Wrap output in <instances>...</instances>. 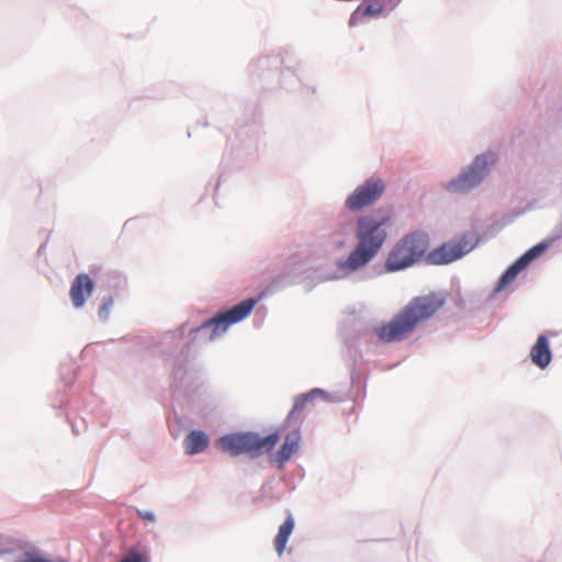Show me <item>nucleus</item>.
Returning a JSON list of instances; mask_svg holds the SVG:
<instances>
[{
    "mask_svg": "<svg viewBox=\"0 0 562 562\" xmlns=\"http://www.w3.org/2000/svg\"><path fill=\"white\" fill-rule=\"evenodd\" d=\"M442 305L443 300L436 294L414 297L389 323L378 328V336L386 342L404 340Z\"/></svg>",
    "mask_w": 562,
    "mask_h": 562,
    "instance_id": "obj_1",
    "label": "nucleus"
},
{
    "mask_svg": "<svg viewBox=\"0 0 562 562\" xmlns=\"http://www.w3.org/2000/svg\"><path fill=\"white\" fill-rule=\"evenodd\" d=\"M386 216L363 215L357 221L356 237L358 243L348 258L339 263V267L348 270H357L366 266L381 249L386 238L383 226Z\"/></svg>",
    "mask_w": 562,
    "mask_h": 562,
    "instance_id": "obj_2",
    "label": "nucleus"
},
{
    "mask_svg": "<svg viewBox=\"0 0 562 562\" xmlns=\"http://www.w3.org/2000/svg\"><path fill=\"white\" fill-rule=\"evenodd\" d=\"M278 441V434L260 437L255 432H235L221 437L216 446L233 457L243 453L258 457L271 451Z\"/></svg>",
    "mask_w": 562,
    "mask_h": 562,
    "instance_id": "obj_3",
    "label": "nucleus"
},
{
    "mask_svg": "<svg viewBox=\"0 0 562 562\" xmlns=\"http://www.w3.org/2000/svg\"><path fill=\"white\" fill-rule=\"evenodd\" d=\"M429 246L428 236L420 232L407 234L389 252L385 267L387 271H398L419 261Z\"/></svg>",
    "mask_w": 562,
    "mask_h": 562,
    "instance_id": "obj_4",
    "label": "nucleus"
},
{
    "mask_svg": "<svg viewBox=\"0 0 562 562\" xmlns=\"http://www.w3.org/2000/svg\"><path fill=\"white\" fill-rule=\"evenodd\" d=\"M255 304L256 301L252 299L245 300L241 303L232 307L231 310L226 312H221L216 314L214 317L204 322L196 329V331L211 329L209 338L213 340L217 336L225 333L229 325L240 322L241 319L247 317L252 311Z\"/></svg>",
    "mask_w": 562,
    "mask_h": 562,
    "instance_id": "obj_5",
    "label": "nucleus"
},
{
    "mask_svg": "<svg viewBox=\"0 0 562 562\" xmlns=\"http://www.w3.org/2000/svg\"><path fill=\"white\" fill-rule=\"evenodd\" d=\"M496 157L493 153H485L477 156L469 170L458 179L450 181L447 189L452 192H465L479 184L486 176L488 168L494 165Z\"/></svg>",
    "mask_w": 562,
    "mask_h": 562,
    "instance_id": "obj_6",
    "label": "nucleus"
},
{
    "mask_svg": "<svg viewBox=\"0 0 562 562\" xmlns=\"http://www.w3.org/2000/svg\"><path fill=\"white\" fill-rule=\"evenodd\" d=\"M475 245L476 237L473 234H465L434 249L428 254L427 259L434 265H447L463 257Z\"/></svg>",
    "mask_w": 562,
    "mask_h": 562,
    "instance_id": "obj_7",
    "label": "nucleus"
},
{
    "mask_svg": "<svg viewBox=\"0 0 562 562\" xmlns=\"http://www.w3.org/2000/svg\"><path fill=\"white\" fill-rule=\"evenodd\" d=\"M384 183L381 179H370L347 198L345 205L351 211H358L374 203L384 191Z\"/></svg>",
    "mask_w": 562,
    "mask_h": 562,
    "instance_id": "obj_8",
    "label": "nucleus"
},
{
    "mask_svg": "<svg viewBox=\"0 0 562 562\" xmlns=\"http://www.w3.org/2000/svg\"><path fill=\"white\" fill-rule=\"evenodd\" d=\"M402 0H364L351 14L349 24L358 25L363 20L378 18L393 11Z\"/></svg>",
    "mask_w": 562,
    "mask_h": 562,
    "instance_id": "obj_9",
    "label": "nucleus"
},
{
    "mask_svg": "<svg viewBox=\"0 0 562 562\" xmlns=\"http://www.w3.org/2000/svg\"><path fill=\"white\" fill-rule=\"evenodd\" d=\"M548 248V243L542 241L533 247H531L529 250H527L520 258H518L512 266H509L506 271L502 274L496 291L504 290L508 284H510L518 273L522 271L525 268L529 266V263L541 256L546 249Z\"/></svg>",
    "mask_w": 562,
    "mask_h": 562,
    "instance_id": "obj_10",
    "label": "nucleus"
},
{
    "mask_svg": "<svg viewBox=\"0 0 562 562\" xmlns=\"http://www.w3.org/2000/svg\"><path fill=\"white\" fill-rule=\"evenodd\" d=\"M94 289L92 279L86 274H78L71 283L69 295L76 308H81L86 300L91 296Z\"/></svg>",
    "mask_w": 562,
    "mask_h": 562,
    "instance_id": "obj_11",
    "label": "nucleus"
},
{
    "mask_svg": "<svg viewBox=\"0 0 562 562\" xmlns=\"http://www.w3.org/2000/svg\"><path fill=\"white\" fill-rule=\"evenodd\" d=\"M530 359L540 369H546L550 364L552 355L546 335L538 336L536 344L531 347Z\"/></svg>",
    "mask_w": 562,
    "mask_h": 562,
    "instance_id": "obj_12",
    "label": "nucleus"
},
{
    "mask_svg": "<svg viewBox=\"0 0 562 562\" xmlns=\"http://www.w3.org/2000/svg\"><path fill=\"white\" fill-rule=\"evenodd\" d=\"M209 436L202 430H192L183 440V447L188 454L203 452L209 447Z\"/></svg>",
    "mask_w": 562,
    "mask_h": 562,
    "instance_id": "obj_13",
    "label": "nucleus"
},
{
    "mask_svg": "<svg viewBox=\"0 0 562 562\" xmlns=\"http://www.w3.org/2000/svg\"><path fill=\"white\" fill-rule=\"evenodd\" d=\"M301 441V434L297 428L290 431L285 438L284 442L278 451L277 458L278 461L283 464L297 451Z\"/></svg>",
    "mask_w": 562,
    "mask_h": 562,
    "instance_id": "obj_14",
    "label": "nucleus"
},
{
    "mask_svg": "<svg viewBox=\"0 0 562 562\" xmlns=\"http://www.w3.org/2000/svg\"><path fill=\"white\" fill-rule=\"evenodd\" d=\"M294 518L289 515L284 522L279 527L278 533L274 537L273 544L279 557H281L285 550L286 542L294 529Z\"/></svg>",
    "mask_w": 562,
    "mask_h": 562,
    "instance_id": "obj_15",
    "label": "nucleus"
},
{
    "mask_svg": "<svg viewBox=\"0 0 562 562\" xmlns=\"http://www.w3.org/2000/svg\"><path fill=\"white\" fill-rule=\"evenodd\" d=\"M313 396V392L308 394L300 395L295 398L293 408L289 413L285 419V426H290L291 424H297L302 419V413L306 406V403Z\"/></svg>",
    "mask_w": 562,
    "mask_h": 562,
    "instance_id": "obj_16",
    "label": "nucleus"
},
{
    "mask_svg": "<svg viewBox=\"0 0 562 562\" xmlns=\"http://www.w3.org/2000/svg\"><path fill=\"white\" fill-rule=\"evenodd\" d=\"M113 306V299L111 296L104 297L102 304L99 310V317L105 321L110 314V311Z\"/></svg>",
    "mask_w": 562,
    "mask_h": 562,
    "instance_id": "obj_17",
    "label": "nucleus"
},
{
    "mask_svg": "<svg viewBox=\"0 0 562 562\" xmlns=\"http://www.w3.org/2000/svg\"><path fill=\"white\" fill-rule=\"evenodd\" d=\"M121 562H145V560L139 552L131 551Z\"/></svg>",
    "mask_w": 562,
    "mask_h": 562,
    "instance_id": "obj_18",
    "label": "nucleus"
},
{
    "mask_svg": "<svg viewBox=\"0 0 562 562\" xmlns=\"http://www.w3.org/2000/svg\"><path fill=\"white\" fill-rule=\"evenodd\" d=\"M19 562H52V561L47 560L38 554H35V553H26L24 559Z\"/></svg>",
    "mask_w": 562,
    "mask_h": 562,
    "instance_id": "obj_19",
    "label": "nucleus"
},
{
    "mask_svg": "<svg viewBox=\"0 0 562 562\" xmlns=\"http://www.w3.org/2000/svg\"><path fill=\"white\" fill-rule=\"evenodd\" d=\"M139 516L145 519V520H148V521H154L155 520V515L153 513H149V512H146V513H139Z\"/></svg>",
    "mask_w": 562,
    "mask_h": 562,
    "instance_id": "obj_20",
    "label": "nucleus"
}]
</instances>
